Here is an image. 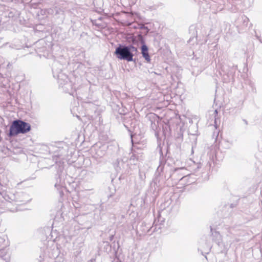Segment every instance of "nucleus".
I'll use <instances>...</instances> for the list:
<instances>
[{"label": "nucleus", "instance_id": "nucleus-1", "mask_svg": "<svg viewBox=\"0 0 262 262\" xmlns=\"http://www.w3.org/2000/svg\"><path fill=\"white\" fill-rule=\"evenodd\" d=\"M233 231L234 229L230 227L225 229L222 235L217 231L212 233V239L217 244L221 252L227 253L232 243L237 241Z\"/></svg>", "mask_w": 262, "mask_h": 262}, {"label": "nucleus", "instance_id": "nucleus-2", "mask_svg": "<svg viewBox=\"0 0 262 262\" xmlns=\"http://www.w3.org/2000/svg\"><path fill=\"white\" fill-rule=\"evenodd\" d=\"M137 52V48L132 45L126 46L119 44L116 48L114 53L116 57L120 60L132 61L134 60V55Z\"/></svg>", "mask_w": 262, "mask_h": 262}, {"label": "nucleus", "instance_id": "nucleus-3", "mask_svg": "<svg viewBox=\"0 0 262 262\" xmlns=\"http://www.w3.org/2000/svg\"><path fill=\"white\" fill-rule=\"evenodd\" d=\"M52 71L54 76L57 79L59 88L62 89L66 93L73 95V84L68 76L62 71L58 72L55 69L54 67H53Z\"/></svg>", "mask_w": 262, "mask_h": 262}, {"label": "nucleus", "instance_id": "nucleus-4", "mask_svg": "<svg viewBox=\"0 0 262 262\" xmlns=\"http://www.w3.org/2000/svg\"><path fill=\"white\" fill-rule=\"evenodd\" d=\"M30 130L31 125L29 123L21 120H15L12 122L10 127L9 136L13 137L19 134H25Z\"/></svg>", "mask_w": 262, "mask_h": 262}, {"label": "nucleus", "instance_id": "nucleus-5", "mask_svg": "<svg viewBox=\"0 0 262 262\" xmlns=\"http://www.w3.org/2000/svg\"><path fill=\"white\" fill-rule=\"evenodd\" d=\"M189 175V173L187 171L186 168L183 166L176 168L171 174L170 178L175 181V183L177 181L185 182L187 180Z\"/></svg>", "mask_w": 262, "mask_h": 262}, {"label": "nucleus", "instance_id": "nucleus-6", "mask_svg": "<svg viewBox=\"0 0 262 262\" xmlns=\"http://www.w3.org/2000/svg\"><path fill=\"white\" fill-rule=\"evenodd\" d=\"M10 199L18 205L25 204L31 200V198L28 194L22 192L13 194Z\"/></svg>", "mask_w": 262, "mask_h": 262}, {"label": "nucleus", "instance_id": "nucleus-7", "mask_svg": "<svg viewBox=\"0 0 262 262\" xmlns=\"http://www.w3.org/2000/svg\"><path fill=\"white\" fill-rule=\"evenodd\" d=\"M187 169V171H190L191 173H196L198 172L202 167L201 163H196L191 159L187 160L186 165L184 166Z\"/></svg>", "mask_w": 262, "mask_h": 262}, {"label": "nucleus", "instance_id": "nucleus-8", "mask_svg": "<svg viewBox=\"0 0 262 262\" xmlns=\"http://www.w3.org/2000/svg\"><path fill=\"white\" fill-rule=\"evenodd\" d=\"M45 43V41L43 39L40 40L36 43L35 47L37 48L36 49V53L39 55L40 57L43 56L46 58H49L50 55L46 51V47L40 48L39 47L40 45H43Z\"/></svg>", "mask_w": 262, "mask_h": 262}, {"label": "nucleus", "instance_id": "nucleus-9", "mask_svg": "<svg viewBox=\"0 0 262 262\" xmlns=\"http://www.w3.org/2000/svg\"><path fill=\"white\" fill-rule=\"evenodd\" d=\"M94 148L95 150V158H100L103 157L106 154L107 146L105 145H102L101 146L96 145L94 147Z\"/></svg>", "mask_w": 262, "mask_h": 262}, {"label": "nucleus", "instance_id": "nucleus-10", "mask_svg": "<svg viewBox=\"0 0 262 262\" xmlns=\"http://www.w3.org/2000/svg\"><path fill=\"white\" fill-rule=\"evenodd\" d=\"M148 50V47L146 45L144 44L141 46V53L143 57L147 62H149L150 61V58Z\"/></svg>", "mask_w": 262, "mask_h": 262}, {"label": "nucleus", "instance_id": "nucleus-11", "mask_svg": "<svg viewBox=\"0 0 262 262\" xmlns=\"http://www.w3.org/2000/svg\"><path fill=\"white\" fill-rule=\"evenodd\" d=\"M58 151H59V154H56L55 153V154L53 156V158L56 161V162H57V158H61V159H63L62 158H61L63 155L66 152V150L63 149V148H59L58 149Z\"/></svg>", "mask_w": 262, "mask_h": 262}, {"label": "nucleus", "instance_id": "nucleus-12", "mask_svg": "<svg viewBox=\"0 0 262 262\" xmlns=\"http://www.w3.org/2000/svg\"><path fill=\"white\" fill-rule=\"evenodd\" d=\"M50 235L51 239L52 241V242H54L57 240V238L59 236V233L57 232L56 230H54L52 229Z\"/></svg>", "mask_w": 262, "mask_h": 262}, {"label": "nucleus", "instance_id": "nucleus-13", "mask_svg": "<svg viewBox=\"0 0 262 262\" xmlns=\"http://www.w3.org/2000/svg\"><path fill=\"white\" fill-rule=\"evenodd\" d=\"M7 254V252L5 249H1L0 250V258L4 259V260H6V258H5V256Z\"/></svg>", "mask_w": 262, "mask_h": 262}, {"label": "nucleus", "instance_id": "nucleus-14", "mask_svg": "<svg viewBox=\"0 0 262 262\" xmlns=\"http://www.w3.org/2000/svg\"><path fill=\"white\" fill-rule=\"evenodd\" d=\"M138 159H139V156H136L134 154H133V155L130 158V161H133V162H135V161H138Z\"/></svg>", "mask_w": 262, "mask_h": 262}, {"label": "nucleus", "instance_id": "nucleus-15", "mask_svg": "<svg viewBox=\"0 0 262 262\" xmlns=\"http://www.w3.org/2000/svg\"><path fill=\"white\" fill-rule=\"evenodd\" d=\"M63 187V184L62 183L58 184L57 183H55V187L57 188V190L60 191L61 188Z\"/></svg>", "mask_w": 262, "mask_h": 262}, {"label": "nucleus", "instance_id": "nucleus-16", "mask_svg": "<svg viewBox=\"0 0 262 262\" xmlns=\"http://www.w3.org/2000/svg\"><path fill=\"white\" fill-rule=\"evenodd\" d=\"M227 76L228 77V78H226L224 76L223 77V80L224 82H228L230 79L232 78V75L231 74L227 75Z\"/></svg>", "mask_w": 262, "mask_h": 262}, {"label": "nucleus", "instance_id": "nucleus-17", "mask_svg": "<svg viewBox=\"0 0 262 262\" xmlns=\"http://www.w3.org/2000/svg\"><path fill=\"white\" fill-rule=\"evenodd\" d=\"M243 19L244 23L246 24V25L247 26V24L248 23V21H249V19L247 17H244L243 18Z\"/></svg>", "mask_w": 262, "mask_h": 262}, {"label": "nucleus", "instance_id": "nucleus-18", "mask_svg": "<svg viewBox=\"0 0 262 262\" xmlns=\"http://www.w3.org/2000/svg\"><path fill=\"white\" fill-rule=\"evenodd\" d=\"M211 246L210 245H207V253H208V252L210 250Z\"/></svg>", "mask_w": 262, "mask_h": 262}, {"label": "nucleus", "instance_id": "nucleus-19", "mask_svg": "<svg viewBox=\"0 0 262 262\" xmlns=\"http://www.w3.org/2000/svg\"><path fill=\"white\" fill-rule=\"evenodd\" d=\"M114 235H112L111 236H110V240L111 241H113V239H114Z\"/></svg>", "mask_w": 262, "mask_h": 262}, {"label": "nucleus", "instance_id": "nucleus-20", "mask_svg": "<svg viewBox=\"0 0 262 262\" xmlns=\"http://www.w3.org/2000/svg\"><path fill=\"white\" fill-rule=\"evenodd\" d=\"M141 28L147 29V28L145 26L142 27Z\"/></svg>", "mask_w": 262, "mask_h": 262}, {"label": "nucleus", "instance_id": "nucleus-21", "mask_svg": "<svg viewBox=\"0 0 262 262\" xmlns=\"http://www.w3.org/2000/svg\"><path fill=\"white\" fill-rule=\"evenodd\" d=\"M193 38H190L189 40V42H190L191 41L192 39H193Z\"/></svg>", "mask_w": 262, "mask_h": 262}, {"label": "nucleus", "instance_id": "nucleus-22", "mask_svg": "<svg viewBox=\"0 0 262 262\" xmlns=\"http://www.w3.org/2000/svg\"><path fill=\"white\" fill-rule=\"evenodd\" d=\"M214 113L217 114V111L216 110H215Z\"/></svg>", "mask_w": 262, "mask_h": 262}, {"label": "nucleus", "instance_id": "nucleus-23", "mask_svg": "<svg viewBox=\"0 0 262 262\" xmlns=\"http://www.w3.org/2000/svg\"><path fill=\"white\" fill-rule=\"evenodd\" d=\"M43 147L47 148V147L46 146H43Z\"/></svg>", "mask_w": 262, "mask_h": 262}, {"label": "nucleus", "instance_id": "nucleus-24", "mask_svg": "<svg viewBox=\"0 0 262 262\" xmlns=\"http://www.w3.org/2000/svg\"><path fill=\"white\" fill-rule=\"evenodd\" d=\"M259 40H260V41L261 42H262V39H259Z\"/></svg>", "mask_w": 262, "mask_h": 262}, {"label": "nucleus", "instance_id": "nucleus-25", "mask_svg": "<svg viewBox=\"0 0 262 262\" xmlns=\"http://www.w3.org/2000/svg\"><path fill=\"white\" fill-rule=\"evenodd\" d=\"M6 262H8V261H6Z\"/></svg>", "mask_w": 262, "mask_h": 262}]
</instances>
